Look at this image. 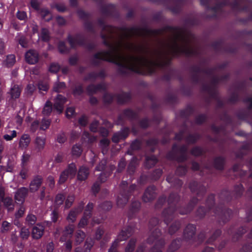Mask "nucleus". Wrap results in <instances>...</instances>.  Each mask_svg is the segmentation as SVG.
I'll use <instances>...</instances> for the list:
<instances>
[{
	"label": "nucleus",
	"instance_id": "1",
	"mask_svg": "<svg viewBox=\"0 0 252 252\" xmlns=\"http://www.w3.org/2000/svg\"><path fill=\"white\" fill-rule=\"evenodd\" d=\"M244 191V188L241 184L236 185L233 189L230 191L226 189H222L219 194L220 202L217 206H215L214 194H209L206 200V208L203 206H199L196 211V216L200 219L203 218L207 213L212 212L220 222L224 224L228 221L232 214L231 209L226 208L224 203H228L234 199H238L242 196Z\"/></svg>",
	"mask_w": 252,
	"mask_h": 252
},
{
	"label": "nucleus",
	"instance_id": "2",
	"mask_svg": "<svg viewBox=\"0 0 252 252\" xmlns=\"http://www.w3.org/2000/svg\"><path fill=\"white\" fill-rule=\"evenodd\" d=\"M189 188L192 193H196L197 197H192L188 204L184 207L180 205V196L178 193L171 192L169 194L167 199L168 206L162 212L164 223L166 226L178 214L184 215L191 212L206 192V187L195 181H192L189 183Z\"/></svg>",
	"mask_w": 252,
	"mask_h": 252
},
{
	"label": "nucleus",
	"instance_id": "3",
	"mask_svg": "<svg viewBox=\"0 0 252 252\" xmlns=\"http://www.w3.org/2000/svg\"><path fill=\"white\" fill-rule=\"evenodd\" d=\"M100 61H104L114 63L118 66L117 72L120 75L128 76L130 72L141 74L142 71L134 65H128L126 63L112 57L111 51H102L95 53L91 60L92 64L94 66H98L100 64Z\"/></svg>",
	"mask_w": 252,
	"mask_h": 252
},
{
	"label": "nucleus",
	"instance_id": "4",
	"mask_svg": "<svg viewBox=\"0 0 252 252\" xmlns=\"http://www.w3.org/2000/svg\"><path fill=\"white\" fill-rule=\"evenodd\" d=\"M159 220L157 217L152 218L149 223V228L151 234L147 240L149 244H152L156 242L155 245L150 249L149 252H162V249L165 245V241L164 238L159 239L161 235V232L158 227ZM135 252H145L144 245L139 246Z\"/></svg>",
	"mask_w": 252,
	"mask_h": 252
},
{
	"label": "nucleus",
	"instance_id": "5",
	"mask_svg": "<svg viewBox=\"0 0 252 252\" xmlns=\"http://www.w3.org/2000/svg\"><path fill=\"white\" fill-rule=\"evenodd\" d=\"M129 63H126L128 65H134L139 68L142 72V73H136L137 74L144 75H145L146 72L143 70L141 67H145L147 69V73L149 75H152L156 72L155 65L156 61L149 59L145 56H131L129 57L128 60L126 59Z\"/></svg>",
	"mask_w": 252,
	"mask_h": 252
},
{
	"label": "nucleus",
	"instance_id": "6",
	"mask_svg": "<svg viewBox=\"0 0 252 252\" xmlns=\"http://www.w3.org/2000/svg\"><path fill=\"white\" fill-rule=\"evenodd\" d=\"M120 30L126 32V38H130L133 35H140L142 34V32H143L146 35L155 36L160 35L163 33L161 28L158 29H150L147 27L141 28L137 27L127 28L125 26H123L120 28Z\"/></svg>",
	"mask_w": 252,
	"mask_h": 252
},
{
	"label": "nucleus",
	"instance_id": "7",
	"mask_svg": "<svg viewBox=\"0 0 252 252\" xmlns=\"http://www.w3.org/2000/svg\"><path fill=\"white\" fill-rule=\"evenodd\" d=\"M188 147L185 145L179 146L177 144L172 145L171 150L166 154V158L170 160H175L179 163L186 161L188 159Z\"/></svg>",
	"mask_w": 252,
	"mask_h": 252
},
{
	"label": "nucleus",
	"instance_id": "8",
	"mask_svg": "<svg viewBox=\"0 0 252 252\" xmlns=\"http://www.w3.org/2000/svg\"><path fill=\"white\" fill-rule=\"evenodd\" d=\"M127 186L128 183L126 181H123L120 184V193L117 199V204L120 208L125 206L137 187L135 184H132L128 188Z\"/></svg>",
	"mask_w": 252,
	"mask_h": 252
},
{
	"label": "nucleus",
	"instance_id": "9",
	"mask_svg": "<svg viewBox=\"0 0 252 252\" xmlns=\"http://www.w3.org/2000/svg\"><path fill=\"white\" fill-rule=\"evenodd\" d=\"M114 97L116 98L117 103L121 105L130 101L132 98L130 92H122L115 94L105 93L102 97L103 102L106 105H110L113 102Z\"/></svg>",
	"mask_w": 252,
	"mask_h": 252
},
{
	"label": "nucleus",
	"instance_id": "10",
	"mask_svg": "<svg viewBox=\"0 0 252 252\" xmlns=\"http://www.w3.org/2000/svg\"><path fill=\"white\" fill-rule=\"evenodd\" d=\"M172 53L173 57H179L181 54H185L187 57L197 56L198 51L193 48L186 47L180 46L178 41H175L174 44L171 46Z\"/></svg>",
	"mask_w": 252,
	"mask_h": 252
},
{
	"label": "nucleus",
	"instance_id": "11",
	"mask_svg": "<svg viewBox=\"0 0 252 252\" xmlns=\"http://www.w3.org/2000/svg\"><path fill=\"white\" fill-rule=\"evenodd\" d=\"M77 172V168L76 165L74 162H71L68 164L65 169H64L60 175L58 184L62 185L64 184L68 179H73Z\"/></svg>",
	"mask_w": 252,
	"mask_h": 252
},
{
	"label": "nucleus",
	"instance_id": "12",
	"mask_svg": "<svg viewBox=\"0 0 252 252\" xmlns=\"http://www.w3.org/2000/svg\"><path fill=\"white\" fill-rule=\"evenodd\" d=\"M164 4L167 5L168 8L174 14H179L184 4V0H160Z\"/></svg>",
	"mask_w": 252,
	"mask_h": 252
},
{
	"label": "nucleus",
	"instance_id": "13",
	"mask_svg": "<svg viewBox=\"0 0 252 252\" xmlns=\"http://www.w3.org/2000/svg\"><path fill=\"white\" fill-rule=\"evenodd\" d=\"M67 39L72 49H75L77 45L83 47L86 42V38L80 33L76 34L74 37L69 34Z\"/></svg>",
	"mask_w": 252,
	"mask_h": 252
},
{
	"label": "nucleus",
	"instance_id": "14",
	"mask_svg": "<svg viewBox=\"0 0 252 252\" xmlns=\"http://www.w3.org/2000/svg\"><path fill=\"white\" fill-rule=\"evenodd\" d=\"M225 6H230L231 9L233 10V8L236 7L237 6L236 0H234L232 2H230L229 0H223L222 1L217 3L215 6L210 7V10L215 13L212 17H216L217 13L218 11H221L222 10V8Z\"/></svg>",
	"mask_w": 252,
	"mask_h": 252
},
{
	"label": "nucleus",
	"instance_id": "15",
	"mask_svg": "<svg viewBox=\"0 0 252 252\" xmlns=\"http://www.w3.org/2000/svg\"><path fill=\"white\" fill-rule=\"evenodd\" d=\"M134 231V227L132 226H127L123 227L117 236V238L114 242H117V244L118 245L120 242L126 240L133 233Z\"/></svg>",
	"mask_w": 252,
	"mask_h": 252
},
{
	"label": "nucleus",
	"instance_id": "16",
	"mask_svg": "<svg viewBox=\"0 0 252 252\" xmlns=\"http://www.w3.org/2000/svg\"><path fill=\"white\" fill-rule=\"evenodd\" d=\"M100 11L101 14L105 16L115 17L119 16V13L116 10L115 5L112 3L106 5H101L100 6Z\"/></svg>",
	"mask_w": 252,
	"mask_h": 252
},
{
	"label": "nucleus",
	"instance_id": "17",
	"mask_svg": "<svg viewBox=\"0 0 252 252\" xmlns=\"http://www.w3.org/2000/svg\"><path fill=\"white\" fill-rule=\"evenodd\" d=\"M196 226L189 223L185 227L183 232V238L186 241L193 242L195 239Z\"/></svg>",
	"mask_w": 252,
	"mask_h": 252
},
{
	"label": "nucleus",
	"instance_id": "18",
	"mask_svg": "<svg viewBox=\"0 0 252 252\" xmlns=\"http://www.w3.org/2000/svg\"><path fill=\"white\" fill-rule=\"evenodd\" d=\"M85 204V203L82 201L79 202L76 207L70 211L66 218L68 222L73 223L76 221L77 216L83 211Z\"/></svg>",
	"mask_w": 252,
	"mask_h": 252
},
{
	"label": "nucleus",
	"instance_id": "19",
	"mask_svg": "<svg viewBox=\"0 0 252 252\" xmlns=\"http://www.w3.org/2000/svg\"><path fill=\"white\" fill-rule=\"evenodd\" d=\"M21 91V89L18 85L14 84L11 86L7 93V101L9 104L13 103L14 100L20 97Z\"/></svg>",
	"mask_w": 252,
	"mask_h": 252
},
{
	"label": "nucleus",
	"instance_id": "20",
	"mask_svg": "<svg viewBox=\"0 0 252 252\" xmlns=\"http://www.w3.org/2000/svg\"><path fill=\"white\" fill-rule=\"evenodd\" d=\"M130 133V129L128 127H124L121 129L114 133L112 137V141L115 143H119L121 140H125Z\"/></svg>",
	"mask_w": 252,
	"mask_h": 252
},
{
	"label": "nucleus",
	"instance_id": "21",
	"mask_svg": "<svg viewBox=\"0 0 252 252\" xmlns=\"http://www.w3.org/2000/svg\"><path fill=\"white\" fill-rule=\"evenodd\" d=\"M156 189V187L154 185L148 187L143 195V201L144 202H149L154 200L157 196Z\"/></svg>",
	"mask_w": 252,
	"mask_h": 252
},
{
	"label": "nucleus",
	"instance_id": "22",
	"mask_svg": "<svg viewBox=\"0 0 252 252\" xmlns=\"http://www.w3.org/2000/svg\"><path fill=\"white\" fill-rule=\"evenodd\" d=\"M45 230V225L42 222L34 225L32 230V236L33 239H39L43 236Z\"/></svg>",
	"mask_w": 252,
	"mask_h": 252
},
{
	"label": "nucleus",
	"instance_id": "23",
	"mask_svg": "<svg viewBox=\"0 0 252 252\" xmlns=\"http://www.w3.org/2000/svg\"><path fill=\"white\" fill-rule=\"evenodd\" d=\"M97 21V24H98V26L102 28V31H106L110 34L113 33L114 32V31L115 30H118L122 32V31H121L120 30V28L121 27H116L113 26L112 25H107L105 23L104 20L102 18L98 19ZM122 32H123V31H122ZM125 32V33H124L125 37L126 38V32Z\"/></svg>",
	"mask_w": 252,
	"mask_h": 252
},
{
	"label": "nucleus",
	"instance_id": "24",
	"mask_svg": "<svg viewBox=\"0 0 252 252\" xmlns=\"http://www.w3.org/2000/svg\"><path fill=\"white\" fill-rule=\"evenodd\" d=\"M106 86L104 83H100L96 85L90 84L86 88V91L89 95L96 94L99 91H106Z\"/></svg>",
	"mask_w": 252,
	"mask_h": 252
},
{
	"label": "nucleus",
	"instance_id": "25",
	"mask_svg": "<svg viewBox=\"0 0 252 252\" xmlns=\"http://www.w3.org/2000/svg\"><path fill=\"white\" fill-rule=\"evenodd\" d=\"M102 43L105 46L108 47L110 50L108 51H111L112 52V57L116 58L117 59L120 61H126V59L124 57H122L118 54L119 52V48L115 46L112 43H111L108 40V38L105 40H103Z\"/></svg>",
	"mask_w": 252,
	"mask_h": 252
},
{
	"label": "nucleus",
	"instance_id": "26",
	"mask_svg": "<svg viewBox=\"0 0 252 252\" xmlns=\"http://www.w3.org/2000/svg\"><path fill=\"white\" fill-rule=\"evenodd\" d=\"M66 98L62 94H58L54 100V108L59 114L63 112Z\"/></svg>",
	"mask_w": 252,
	"mask_h": 252
},
{
	"label": "nucleus",
	"instance_id": "27",
	"mask_svg": "<svg viewBox=\"0 0 252 252\" xmlns=\"http://www.w3.org/2000/svg\"><path fill=\"white\" fill-rule=\"evenodd\" d=\"M233 227H230L227 231L228 234L231 237L233 241H238L240 238L247 231V228L246 226H241L234 233Z\"/></svg>",
	"mask_w": 252,
	"mask_h": 252
},
{
	"label": "nucleus",
	"instance_id": "28",
	"mask_svg": "<svg viewBox=\"0 0 252 252\" xmlns=\"http://www.w3.org/2000/svg\"><path fill=\"white\" fill-rule=\"evenodd\" d=\"M162 32L170 31L175 33L174 39L173 40V44H174L175 41H178L179 39H183V36L181 34V29L177 26H165L161 28Z\"/></svg>",
	"mask_w": 252,
	"mask_h": 252
},
{
	"label": "nucleus",
	"instance_id": "29",
	"mask_svg": "<svg viewBox=\"0 0 252 252\" xmlns=\"http://www.w3.org/2000/svg\"><path fill=\"white\" fill-rule=\"evenodd\" d=\"M142 146L143 140L142 139L136 138L131 142L126 153L130 156H133L134 152L141 150Z\"/></svg>",
	"mask_w": 252,
	"mask_h": 252
},
{
	"label": "nucleus",
	"instance_id": "30",
	"mask_svg": "<svg viewBox=\"0 0 252 252\" xmlns=\"http://www.w3.org/2000/svg\"><path fill=\"white\" fill-rule=\"evenodd\" d=\"M25 60L29 64L37 63L39 60L38 53L35 50H29L25 54Z\"/></svg>",
	"mask_w": 252,
	"mask_h": 252
},
{
	"label": "nucleus",
	"instance_id": "31",
	"mask_svg": "<svg viewBox=\"0 0 252 252\" xmlns=\"http://www.w3.org/2000/svg\"><path fill=\"white\" fill-rule=\"evenodd\" d=\"M161 60L159 61H156L155 65L157 67L161 69H164L166 67H169L171 64L172 58H170L165 56L164 59H162L163 54L161 52H157Z\"/></svg>",
	"mask_w": 252,
	"mask_h": 252
},
{
	"label": "nucleus",
	"instance_id": "32",
	"mask_svg": "<svg viewBox=\"0 0 252 252\" xmlns=\"http://www.w3.org/2000/svg\"><path fill=\"white\" fill-rule=\"evenodd\" d=\"M29 189L25 187L19 188L15 193L14 198L16 201L23 204L28 194Z\"/></svg>",
	"mask_w": 252,
	"mask_h": 252
},
{
	"label": "nucleus",
	"instance_id": "33",
	"mask_svg": "<svg viewBox=\"0 0 252 252\" xmlns=\"http://www.w3.org/2000/svg\"><path fill=\"white\" fill-rule=\"evenodd\" d=\"M213 166L217 170H224L226 164V158L224 157L219 156L216 157L213 159Z\"/></svg>",
	"mask_w": 252,
	"mask_h": 252
},
{
	"label": "nucleus",
	"instance_id": "34",
	"mask_svg": "<svg viewBox=\"0 0 252 252\" xmlns=\"http://www.w3.org/2000/svg\"><path fill=\"white\" fill-rule=\"evenodd\" d=\"M43 182V178L41 176H34L30 184V191L31 192H35L40 187Z\"/></svg>",
	"mask_w": 252,
	"mask_h": 252
},
{
	"label": "nucleus",
	"instance_id": "35",
	"mask_svg": "<svg viewBox=\"0 0 252 252\" xmlns=\"http://www.w3.org/2000/svg\"><path fill=\"white\" fill-rule=\"evenodd\" d=\"M166 180L168 183L171 184V186L173 188L177 189H180L183 184L182 180L177 178L171 174H169L167 176Z\"/></svg>",
	"mask_w": 252,
	"mask_h": 252
},
{
	"label": "nucleus",
	"instance_id": "36",
	"mask_svg": "<svg viewBox=\"0 0 252 252\" xmlns=\"http://www.w3.org/2000/svg\"><path fill=\"white\" fill-rule=\"evenodd\" d=\"M77 178L78 181H84L87 179L89 174V169L84 165L81 166L77 172Z\"/></svg>",
	"mask_w": 252,
	"mask_h": 252
},
{
	"label": "nucleus",
	"instance_id": "37",
	"mask_svg": "<svg viewBox=\"0 0 252 252\" xmlns=\"http://www.w3.org/2000/svg\"><path fill=\"white\" fill-rule=\"evenodd\" d=\"M115 169V166L114 165H109V169L100 173L97 178V181H98L100 184L106 182L107 178L111 175Z\"/></svg>",
	"mask_w": 252,
	"mask_h": 252
},
{
	"label": "nucleus",
	"instance_id": "38",
	"mask_svg": "<svg viewBox=\"0 0 252 252\" xmlns=\"http://www.w3.org/2000/svg\"><path fill=\"white\" fill-rule=\"evenodd\" d=\"M126 47L129 50H133L140 53L147 54L149 53V48L147 46L143 45L137 46L132 43H127L126 44Z\"/></svg>",
	"mask_w": 252,
	"mask_h": 252
},
{
	"label": "nucleus",
	"instance_id": "39",
	"mask_svg": "<svg viewBox=\"0 0 252 252\" xmlns=\"http://www.w3.org/2000/svg\"><path fill=\"white\" fill-rule=\"evenodd\" d=\"M123 115L125 118H127L130 121L138 120L139 114L138 112L130 108H126L123 110Z\"/></svg>",
	"mask_w": 252,
	"mask_h": 252
},
{
	"label": "nucleus",
	"instance_id": "40",
	"mask_svg": "<svg viewBox=\"0 0 252 252\" xmlns=\"http://www.w3.org/2000/svg\"><path fill=\"white\" fill-rule=\"evenodd\" d=\"M3 204L4 207L7 210V211L10 212L14 210L15 203L12 197L9 196H4L2 199H0Z\"/></svg>",
	"mask_w": 252,
	"mask_h": 252
},
{
	"label": "nucleus",
	"instance_id": "41",
	"mask_svg": "<svg viewBox=\"0 0 252 252\" xmlns=\"http://www.w3.org/2000/svg\"><path fill=\"white\" fill-rule=\"evenodd\" d=\"M31 141V137L28 134H23L19 141V147L22 150L26 149Z\"/></svg>",
	"mask_w": 252,
	"mask_h": 252
},
{
	"label": "nucleus",
	"instance_id": "42",
	"mask_svg": "<svg viewBox=\"0 0 252 252\" xmlns=\"http://www.w3.org/2000/svg\"><path fill=\"white\" fill-rule=\"evenodd\" d=\"M141 207V203L138 201H133L130 205L129 209L128 212V217L129 219L132 218L134 214L137 212Z\"/></svg>",
	"mask_w": 252,
	"mask_h": 252
},
{
	"label": "nucleus",
	"instance_id": "43",
	"mask_svg": "<svg viewBox=\"0 0 252 252\" xmlns=\"http://www.w3.org/2000/svg\"><path fill=\"white\" fill-rule=\"evenodd\" d=\"M182 239L181 238H177L173 240L169 246L167 252H174L178 250L181 246Z\"/></svg>",
	"mask_w": 252,
	"mask_h": 252
},
{
	"label": "nucleus",
	"instance_id": "44",
	"mask_svg": "<svg viewBox=\"0 0 252 252\" xmlns=\"http://www.w3.org/2000/svg\"><path fill=\"white\" fill-rule=\"evenodd\" d=\"M158 162V159L155 155L146 156L145 158V165L146 168H150Z\"/></svg>",
	"mask_w": 252,
	"mask_h": 252
},
{
	"label": "nucleus",
	"instance_id": "45",
	"mask_svg": "<svg viewBox=\"0 0 252 252\" xmlns=\"http://www.w3.org/2000/svg\"><path fill=\"white\" fill-rule=\"evenodd\" d=\"M74 225L73 224H69L67 226H65L61 239L62 241H65L66 239V238H65V237H70L74 231Z\"/></svg>",
	"mask_w": 252,
	"mask_h": 252
},
{
	"label": "nucleus",
	"instance_id": "46",
	"mask_svg": "<svg viewBox=\"0 0 252 252\" xmlns=\"http://www.w3.org/2000/svg\"><path fill=\"white\" fill-rule=\"evenodd\" d=\"M200 135L197 133L189 134L185 138L186 142L189 144H194L200 138Z\"/></svg>",
	"mask_w": 252,
	"mask_h": 252
},
{
	"label": "nucleus",
	"instance_id": "47",
	"mask_svg": "<svg viewBox=\"0 0 252 252\" xmlns=\"http://www.w3.org/2000/svg\"><path fill=\"white\" fill-rule=\"evenodd\" d=\"M53 108L54 105H53L52 103L50 101L47 100L42 110L43 115L46 116H50L53 111Z\"/></svg>",
	"mask_w": 252,
	"mask_h": 252
},
{
	"label": "nucleus",
	"instance_id": "48",
	"mask_svg": "<svg viewBox=\"0 0 252 252\" xmlns=\"http://www.w3.org/2000/svg\"><path fill=\"white\" fill-rule=\"evenodd\" d=\"M13 224L6 220L2 222L0 227V232L5 233L12 229Z\"/></svg>",
	"mask_w": 252,
	"mask_h": 252
},
{
	"label": "nucleus",
	"instance_id": "49",
	"mask_svg": "<svg viewBox=\"0 0 252 252\" xmlns=\"http://www.w3.org/2000/svg\"><path fill=\"white\" fill-rule=\"evenodd\" d=\"M41 40L43 42H48L51 39L49 30L45 28H42L41 30L40 36Z\"/></svg>",
	"mask_w": 252,
	"mask_h": 252
},
{
	"label": "nucleus",
	"instance_id": "50",
	"mask_svg": "<svg viewBox=\"0 0 252 252\" xmlns=\"http://www.w3.org/2000/svg\"><path fill=\"white\" fill-rule=\"evenodd\" d=\"M181 223L179 220H176L168 228V233L171 235L174 234L181 227Z\"/></svg>",
	"mask_w": 252,
	"mask_h": 252
},
{
	"label": "nucleus",
	"instance_id": "51",
	"mask_svg": "<svg viewBox=\"0 0 252 252\" xmlns=\"http://www.w3.org/2000/svg\"><path fill=\"white\" fill-rule=\"evenodd\" d=\"M190 153L194 157H200L203 155L205 152L201 147L196 146L191 149Z\"/></svg>",
	"mask_w": 252,
	"mask_h": 252
},
{
	"label": "nucleus",
	"instance_id": "52",
	"mask_svg": "<svg viewBox=\"0 0 252 252\" xmlns=\"http://www.w3.org/2000/svg\"><path fill=\"white\" fill-rule=\"evenodd\" d=\"M240 164L239 163H236L233 165L232 170L234 173L239 172L240 177L241 178H243L247 175V171L246 170H240Z\"/></svg>",
	"mask_w": 252,
	"mask_h": 252
},
{
	"label": "nucleus",
	"instance_id": "53",
	"mask_svg": "<svg viewBox=\"0 0 252 252\" xmlns=\"http://www.w3.org/2000/svg\"><path fill=\"white\" fill-rule=\"evenodd\" d=\"M136 242L137 240L136 239L133 238H131L125 248V252H133L135 248Z\"/></svg>",
	"mask_w": 252,
	"mask_h": 252
},
{
	"label": "nucleus",
	"instance_id": "54",
	"mask_svg": "<svg viewBox=\"0 0 252 252\" xmlns=\"http://www.w3.org/2000/svg\"><path fill=\"white\" fill-rule=\"evenodd\" d=\"M162 174V170L160 168L155 169L150 173V179L154 181H157L159 179Z\"/></svg>",
	"mask_w": 252,
	"mask_h": 252
},
{
	"label": "nucleus",
	"instance_id": "55",
	"mask_svg": "<svg viewBox=\"0 0 252 252\" xmlns=\"http://www.w3.org/2000/svg\"><path fill=\"white\" fill-rule=\"evenodd\" d=\"M86 235L85 233L81 230H78L75 233V243L77 245L81 243L84 240Z\"/></svg>",
	"mask_w": 252,
	"mask_h": 252
},
{
	"label": "nucleus",
	"instance_id": "56",
	"mask_svg": "<svg viewBox=\"0 0 252 252\" xmlns=\"http://www.w3.org/2000/svg\"><path fill=\"white\" fill-rule=\"evenodd\" d=\"M37 220V217L33 214H29L26 218V223L28 226L35 225Z\"/></svg>",
	"mask_w": 252,
	"mask_h": 252
},
{
	"label": "nucleus",
	"instance_id": "57",
	"mask_svg": "<svg viewBox=\"0 0 252 252\" xmlns=\"http://www.w3.org/2000/svg\"><path fill=\"white\" fill-rule=\"evenodd\" d=\"M107 160L105 159H102L98 163V164L95 167V170L98 171H105L108 169L109 167L106 166Z\"/></svg>",
	"mask_w": 252,
	"mask_h": 252
},
{
	"label": "nucleus",
	"instance_id": "58",
	"mask_svg": "<svg viewBox=\"0 0 252 252\" xmlns=\"http://www.w3.org/2000/svg\"><path fill=\"white\" fill-rule=\"evenodd\" d=\"M138 125L140 128L145 129L150 126V122L147 117H145L139 120Z\"/></svg>",
	"mask_w": 252,
	"mask_h": 252
},
{
	"label": "nucleus",
	"instance_id": "59",
	"mask_svg": "<svg viewBox=\"0 0 252 252\" xmlns=\"http://www.w3.org/2000/svg\"><path fill=\"white\" fill-rule=\"evenodd\" d=\"M188 171V166L187 165H179L176 170V175L179 176H184Z\"/></svg>",
	"mask_w": 252,
	"mask_h": 252
},
{
	"label": "nucleus",
	"instance_id": "60",
	"mask_svg": "<svg viewBox=\"0 0 252 252\" xmlns=\"http://www.w3.org/2000/svg\"><path fill=\"white\" fill-rule=\"evenodd\" d=\"M193 112V109L191 107H189L180 111V116L183 118H187L192 114Z\"/></svg>",
	"mask_w": 252,
	"mask_h": 252
},
{
	"label": "nucleus",
	"instance_id": "61",
	"mask_svg": "<svg viewBox=\"0 0 252 252\" xmlns=\"http://www.w3.org/2000/svg\"><path fill=\"white\" fill-rule=\"evenodd\" d=\"M178 101L177 96L174 94H170L165 97V102L168 104H174Z\"/></svg>",
	"mask_w": 252,
	"mask_h": 252
},
{
	"label": "nucleus",
	"instance_id": "62",
	"mask_svg": "<svg viewBox=\"0 0 252 252\" xmlns=\"http://www.w3.org/2000/svg\"><path fill=\"white\" fill-rule=\"evenodd\" d=\"M82 152V149L80 145L75 144L72 148V154L73 156L79 157Z\"/></svg>",
	"mask_w": 252,
	"mask_h": 252
},
{
	"label": "nucleus",
	"instance_id": "63",
	"mask_svg": "<svg viewBox=\"0 0 252 252\" xmlns=\"http://www.w3.org/2000/svg\"><path fill=\"white\" fill-rule=\"evenodd\" d=\"M94 207V204L92 202H89L85 208L84 215L91 217L92 215V211Z\"/></svg>",
	"mask_w": 252,
	"mask_h": 252
},
{
	"label": "nucleus",
	"instance_id": "64",
	"mask_svg": "<svg viewBox=\"0 0 252 252\" xmlns=\"http://www.w3.org/2000/svg\"><path fill=\"white\" fill-rule=\"evenodd\" d=\"M16 61L15 56L14 55L11 54L7 56L5 63L7 67H11L15 63Z\"/></svg>",
	"mask_w": 252,
	"mask_h": 252
}]
</instances>
